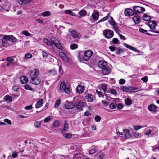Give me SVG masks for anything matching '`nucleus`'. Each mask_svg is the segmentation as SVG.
I'll return each mask as SVG.
<instances>
[{
  "mask_svg": "<svg viewBox=\"0 0 159 159\" xmlns=\"http://www.w3.org/2000/svg\"><path fill=\"white\" fill-rule=\"evenodd\" d=\"M125 103L127 105H130L132 103V101L129 98H128L125 100Z\"/></svg>",
  "mask_w": 159,
  "mask_h": 159,
  "instance_id": "30",
  "label": "nucleus"
},
{
  "mask_svg": "<svg viewBox=\"0 0 159 159\" xmlns=\"http://www.w3.org/2000/svg\"><path fill=\"white\" fill-rule=\"evenodd\" d=\"M32 57V55L30 53L26 54L25 56V59L30 58Z\"/></svg>",
  "mask_w": 159,
  "mask_h": 159,
  "instance_id": "53",
  "label": "nucleus"
},
{
  "mask_svg": "<svg viewBox=\"0 0 159 159\" xmlns=\"http://www.w3.org/2000/svg\"><path fill=\"white\" fill-rule=\"evenodd\" d=\"M97 150V147L94 145H93L90 148L89 153L90 154H93Z\"/></svg>",
  "mask_w": 159,
  "mask_h": 159,
  "instance_id": "18",
  "label": "nucleus"
},
{
  "mask_svg": "<svg viewBox=\"0 0 159 159\" xmlns=\"http://www.w3.org/2000/svg\"><path fill=\"white\" fill-rule=\"evenodd\" d=\"M49 75H54L57 74V71L54 69H52L48 71Z\"/></svg>",
  "mask_w": 159,
  "mask_h": 159,
  "instance_id": "32",
  "label": "nucleus"
},
{
  "mask_svg": "<svg viewBox=\"0 0 159 159\" xmlns=\"http://www.w3.org/2000/svg\"><path fill=\"white\" fill-rule=\"evenodd\" d=\"M51 15V12L49 11H46L42 13V15L43 17H48Z\"/></svg>",
  "mask_w": 159,
  "mask_h": 159,
  "instance_id": "33",
  "label": "nucleus"
},
{
  "mask_svg": "<svg viewBox=\"0 0 159 159\" xmlns=\"http://www.w3.org/2000/svg\"><path fill=\"white\" fill-rule=\"evenodd\" d=\"M84 55L82 57V59L84 61H87L89 60L93 54L92 52L90 50L85 51L84 53Z\"/></svg>",
  "mask_w": 159,
  "mask_h": 159,
  "instance_id": "6",
  "label": "nucleus"
},
{
  "mask_svg": "<svg viewBox=\"0 0 159 159\" xmlns=\"http://www.w3.org/2000/svg\"><path fill=\"white\" fill-rule=\"evenodd\" d=\"M85 99L87 100L88 102H92L93 100V96L91 94H88L85 97Z\"/></svg>",
  "mask_w": 159,
  "mask_h": 159,
  "instance_id": "20",
  "label": "nucleus"
},
{
  "mask_svg": "<svg viewBox=\"0 0 159 159\" xmlns=\"http://www.w3.org/2000/svg\"><path fill=\"white\" fill-rule=\"evenodd\" d=\"M91 16L93 19L95 21H97L99 17V13L97 10H94Z\"/></svg>",
  "mask_w": 159,
  "mask_h": 159,
  "instance_id": "12",
  "label": "nucleus"
},
{
  "mask_svg": "<svg viewBox=\"0 0 159 159\" xmlns=\"http://www.w3.org/2000/svg\"><path fill=\"white\" fill-rule=\"evenodd\" d=\"M63 136L64 138H66L70 139L72 137V134L71 133H63Z\"/></svg>",
  "mask_w": 159,
  "mask_h": 159,
  "instance_id": "29",
  "label": "nucleus"
},
{
  "mask_svg": "<svg viewBox=\"0 0 159 159\" xmlns=\"http://www.w3.org/2000/svg\"><path fill=\"white\" fill-rule=\"evenodd\" d=\"M157 107L154 105H151L148 107V109L150 111H156Z\"/></svg>",
  "mask_w": 159,
  "mask_h": 159,
  "instance_id": "25",
  "label": "nucleus"
},
{
  "mask_svg": "<svg viewBox=\"0 0 159 159\" xmlns=\"http://www.w3.org/2000/svg\"><path fill=\"white\" fill-rule=\"evenodd\" d=\"M52 118L53 116H49L45 118L44 120V122L47 123L50 120L52 119Z\"/></svg>",
  "mask_w": 159,
  "mask_h": 159,
  "instance_id": "41",
  "label": "nucleus"
},
{
  "mask_svg": "<svg viewBox=\"0 0 159 159\" xmlns=\"http://www.w3.org/2000/svg\"><path fill=\"white\" fill-rule=\"evenodd\" d=\"M120 89L121 90L123 91L129 93H131L132 92H135L138 91H136V90L139 89L138 88L136 87L132 86L126 87L124 86H121Z\"/></svg>",
  "mask_w": 159,
  "mask_h": 159,
  "instance_id": "5",
  "label": "nucleus"
},
{
  "mask_svg": "<svg viewBox=\"0 0 159 159\" xmlns=\"http://www.w3.org/2000/svg\"><path fill=\"white\" fill-rule=\"evenodd\" d=\"M123 133L127 139L131 138L132 136L130 134L129 130L128 129H125L123 130Z\"/></svg>",
  "mask_w": 159,
  "mask_h": 159,
  "instance_id": "17",
  "label": "nucleus"
},
{
  "mask_svg": "<svg viewBox=\"0 0 159 159\" xmlns=\"http://www.w3.org/2000/svg\"><path fill=\"white\" fill-rule=\"evenodd\" d=\"M111 93L112 94H117L115 90L113 89H111L110 90Z\"/></svg>",
  "mask_w": 159,
  "mask_h": 159,
  "instance_id": "60",
  "label": "nucleus"
},
{
  "mask_svg": "<svg viewBox=\"0 0 159 159\" xmlns=\"http://www.w3.org/2000/svg\"><path fill=\"white\" fill-rule=\"evenodd\" d=\"M24 87L25 89L26 90L31 91H33V89L32 88L27 84L24 85Z\"/></svg>",
  "mask_w": 159,
  "mask_h": 159,
  "instance_id": "43",
  "label": "nucleus"
},
{
  "mask_svg": "<svg viewBox=\"0 0 159 159\" xmlns=\"http://www.w3.org/2000/svg\"><path fill=\"white\" fill-rule=\"evenodd\" d=\"M68 129V124L67 123L65 122L64 124V128L63 129L61 130L62 133L63 132V131H67Z\"/></svg>",
  "mask_w": 159,
  "mask_h": 159,
  "instance_id": "35",
  "label": "nucleus"
},
{
  "mask_svg": "<svg viewBox=\"0 0 159 159\" xmlns=\"http://www.w3.org/2000/svg\"><path fill=\"white\" fill-rule=\"evenodd\" d=\"M124 45L125 47L131 50L136 52H140V51L138 50V49L135 47H133L129 45L126 43H124Z\"/></svg>",
  "mask_w": 159,
  "mask_h": 159,
  "instance_id": "19",
  "label": "nucleus"
},
{
  "mask_svg": "<svg viewBox=\"0 0 159 159\" xmlns=\"http://www.w3.org/2000/svg\"><path fill=\"white\" fill-rule=\"evenodd\" d=\"M123 108V106L121 103H119L117 106V108L119 109H121Z\"/></svg>",
  "mask_w": 159,
  "mask_h": 159,
  "instance_id": "58",
  "label": "nucleus"
},
{
  "mask_svg": "<svg viewBox=\"0 0 159 159\" xmlns=\"http://www.w3.org/2000/svg\"><path fill=\"white\" fill-rule=\"evenodd\" d=\"M64 92L70 94L71 93V89L70 87L67 86L65 83L62 81L60 83V93Z\"/></svg>",
  "mask_w": 159,
  "mask_h": 159,
  "instance_id": "4",
  "label": "nucleus"
},
{
  "mask_svg": "<svg viewBox=\"0 0 159 159\" xmlns=\"http://www.w3.org/2000/svg\"><path fill=\"white\" fill-rule=\"evenodd\" d=\"M148 26L152 30H154L155 29L157 25L156 22L153 21H150L148 23Z\"/></svg>",
  "mask_w": 159,
  "mask_h": 159,
  "instance_id": "15",
  "label": "nucleus"
},
{
  "mask_svg": "<svg viewBox=\"0 0 159 159\" xmlns=\"http://www.w3.org/2000/svg\"><path fill=\"white\" fill-rule=\"evenodd\" d=\"M109 107L111 109H114L116 108V106L115 105L114 103H112L110 104L109 105Z\"/></svg>",
  "mask_w": 159,
  "mask_h": 159,
  "instance_id": "56",
  "label": "nucleus"
},
{
  "mask_svg": "<svg viewBox=\"0 0 159 159\" xmlns=\"http://www.w3.org/2000/svg\"><path fill=\"white\" fill-rule=\"evenodd\" d=\"M139 31L140 32H142L143 33H145V34H148V35H150V34L149 33L147 32V31L143 29H142V28H140L139 29Z\"/></svg>",
  "mask_w": 159,
  "mask_h": 159,
  "instance_id": "44",
  "label": "nucleus"
},
{
  "mask_svg": "<svg viewBox=\"0 0 159 159\" xmlns=\"http://www.w3.org/2000/svg\"><path fill=\"white\" fill-rule=\"evenodd\" d=\"M134 136L135 138H137L139 137L140 134L139 133L136 132H134L133 133Z\"/></svg>",
  "mask_w": 159,
  "mask_h": 159,
  "instance_id": "59",
  "label": "nucleus"
},
{
  "mask_svg": "<svg viewBox=\"0 0 159 159\" xmlns=\"http://www.w3.org/2000/svg\"><path fill=\"white\" fill-rule=\"evenodd\" d=\"M133 11L134 12V14H137L138 13H141L145 11L144 8L139 6H135L134 7Z\"/></svg>",
  "mask_w": 159,
  "mask_h": 159,
  "instance_id": "8",
  "label": "nucleus"
},
{
  "mask_svg": "<svg viewBox=\"0 0 159 159\" xmlns=\"http://www.w3.org/2000/svg\"><path fill=\"white\" fill-rule=\"evenodd\" d=\"M39 75V71L37 69H35L31 72L30 75L31 83L35 85L39 84L40 81L38 77Z\"/></svg>",
  "mask_w": 159,
  "mask_h": 159,
  "instance_id": "1",
  "label": "nucleus"
},
{
  "mask_svg": "<svg viewBox=\"0 0 159 159\" xmlns=\"http://www.w3.org/2000/svg\"><path fill=\"white\" fill-rule=\"evenodd\" d=\"M125 80L123 79H121L119 80V83L120 84H123L125 83Z\"/></svg>",
  "mask_w": 159,
  "mask_h": 159,
  "instance_id": "62",
  "label": "nucleus"
},
{
  "mask_svg": "<svg viewBox=\"0 0 159 159\" xmlns=\"http://www.w3.org/2000/svg\"><path fill=\"white\" fill-rule=\"evenodd\" d=\"M34 125L35 127L36 128H38L41 125V122L36 121L34 122Z\"/></svg>",
  "mask_w": 159,
  "mask_h": 159,
  "instance_id": "47",
  "label": "nucleus"
},
{
  "mask_svg": "<svg viewBox=\"0 0 159 159\" xmlns=\"http://www.w3.org/2000/svg\"><path fill=\"white\" fill-rule=\"evenodd\" d=\"M101 119V117L98 115H97L95 117V120L97 122H99Z\"/></svg>",
  "mask_w": 159,
  "mask_h": 159,
  "instance_id": "50",
  "label": "nucleus"
},
{
  "mask_svg": "<svg viewBox=\"0 0 159 159\" xmlns=\"http://www.w3.org/2000/svg\"><path fill=\"white\" fill-rule=\"evenodd\" d=\"M59 123L58 121L56 120L53 124V125L54 127H57L59 126Z\"/></svg>",
  "mask_w": 159,
  "mask_h": 159,
  "instance_id": "46",
  "label": "nucleus"
},
{
  "mask_svg": "<svg viewBox=\"0 0 159 159\" xmlns=\"http://www.w3.org/2000/svg\"><path fill=\"white\" fill-rule=\"evenodd\" d=\"M125 15L127 16H129L134 14V12L132 9H127L125 11Z\"/></svg>",
  "mask_w": 159,
  "mask_h": 159,
  "instance_id": "11",
  "label": "nucleus"
},
{
  "mask_svg": "<svg viewBox=\"0 0 159 159\" xmlns=\"http://www.w3.org/2000/svg\"><path fill=\"white\" fill-rule=\"evenodd\" d=\"M6 5H0V11L2 12L3 11L5 10V8H6Z\"/></svg>",
  "mask_w": 159,
  "mask_h": 159,
  "instance_id": "49",
  "label": "nucleus"
},
{
  "mask_svg": "<svg viewBox=\"0 0 159 159\" xmlns=\"http://www.w3.org/2000/svg\"><path fill=\"white\" fill-rule=\"evenodd\" d=\"M60 105V99L58 100L56 102L54 105V107L56 108H58Z\"/></svg>",
  "mask_w": 159,
  "mask_h": 159,
  "instance_id": "52",
  "label": "nucleus"
},
{
  "mask_svg": "<svg viewBox=\"0 0 159 159\" xmlns=\"http://www.w3.org/2000/svg\"><path fill=\"white\" fill-rule=\"evenodd\" d=\"M150 128L148 129V128H147L145 129V130L146 131H148V133L149 132V134H150L151 133L152 134H154V132L153 131V130H157V129L156 128L154 127V128Z\"/></svg>",
  "mask_w": 159,
  "mask_h": 159,
  "instance_id": "27",
  "label": "nucleus"
},
{
  "mask_svg": "<svg viewBox=\"0 0 159 159\" xmlns=\"http://www.w3.org/2000/svg\"><path fill=\"white\" fill-rule=\"evenodd\" d=\"M32 107L31 105H30L26 106L25 107V109L27 110H29L32 109Z\"/></svg>",
  "mask_w": 159,
  "mask_h": 159,
  "instance_id": "61",
  "label": "nucleus"
},
{
  "mask_svg": "<svg viewBox=\"0 0 159 159\" xmlns=\"http://www.w3.org/2000/svg\"><path fill=\"white\" fill-rule=\"evenodd\" d=\"M110 13H108L107 16H106L104 17V18H103L101 19L100 20V21L98 22V23H99L101 22H102L104 21H105V20H107L110 16Z\"/></svg>",
  "mask_w": 159,
  "mask_h": 159,
  "instance_id": "37",
  "label": "nucleus"
},
{
  "mask_svg": "<svg viewBox=\"0 0 159 159\" xmlns=\"http://www.w3.org/2000/svg\"><path fill=\"white\" fill-rule=\"evenodd\" d=\"M84 90V87L82 85H79L76 88V92L79 94L82 93Z\"/></svg>",
  "mask_w": 159,
  "mask_h": 159,
  "instance_id": "14",
  "label": "nucleus"
},
{
  "mask_svg": "<svg viewBox=\"0 0 159 159\" xmlns=\"http://www.w3.org/2000/svg\"><path fill=\"white\" fill-rule=\"evenodd\" d=\"M64 13L66 14H68L69 15H71L72 16H74L75 15V14L72 12L70 10H67L64 11Z\"/></svg>",
  "mask_w": 159,
  "mask_h": 159,
  "instance_id": "36",
  "label": "nucleus"
},
{
  "mask_svg": "<svg viewBox=\"0 0 159 159\" xmlns=\"http://www.w3.org/2000/svg\"><path fill=\"white\" fill-rule=\"evenodd\" d=\"M71 34L74 38L76 39V41L80 39L79 34L75 30H73L71 31Z\"/></svg>",
  "mask_w": 159,
  "mask_h": 159,
  "instance_id": "10",
  "label": "nucleus"
},
{
  "mask_svg": "<svg viewBox=\"0 0 159 159\" xmlns=\"http://www.w3.org/2000/svg\"><path fill=\"white\" fill-rule=\"evenodd\" d=\"M4 121L5 122L7 123L9 125H11V122L7 119H4Z\"/></svg>",
  "mask_w": 159,
  "mask_h": 159,
  "instance_id": "57",
  "label": "nucleus"
},
{
  "mask_svg": "<svg viewBox=\"0 0 159 159\" xmlns=\"http://www.w3.org/2000/svg\"><path fill=\"white\" fill-rule=\"evenodd\" d=\"M65 107L67 109H71L75 107L74 103L73 104L71 102H67L65 104Z\"/></svg>",
  "mask_w": 159,
  "mask_h": 159,
  "instance_id": "16",
  "label": "nucleus"
},
{
  "mask_svg": "<svg viewBox=\"0 0 159 159\" xmlns=\"http://www.w3.org/2000/svg\"><path fill=\"white\" fill-rule=\"evenodd\" d=\"M43 99H41L39 100L37 102L35 105V107L36 108H38L39 107H42L43 104Z\"/></svg>",
  "mask_w": 159,
  "mask_h": 159,
  "instance_id": "22",
  "label": "nucleus"
},
{
  "mask_svg": "<svg viewBox=\"0 0 159 159\" xmlns=\"http://www.w3.org/2000/svg\"><path fill=\"white\" fill-rule=\"evenodd\" d=\"M78 47L77 45L76 44H72L70 46V48L73 50L77 48Z\"/></svg>",
  "mask_w": 159,
  "mask_h": 159,
  "instance_id": "48",
  "label": "nucleus"
},
{
  "mask_svg": "<svg viewBox=\"0 0 159 159\" xmlns=\"http://www.w3.org/2000/svg\"><path fill=\"white\" fill-rule=\"evenodd\" d=\"M103 32L104 35L107 38L110 39L114 35L113 32L111 30H106Z\"/></svg>",
  "mask_w": 159,
  "mask_h": 159,
  "instance_id": "9",
  "label": "nucleus"
},
{
  "mask_svg": "<svg viewBox=\"0 0 159 159\" xmlns=\"http://www.w3.org/2000/svg\"><path fill=\"white\" fill-rule=\"evenodd\" d=\"M9 41L16 42L17 39L13 35H4L2 41V44L3 46L7 47L9 46Z\"/></svg>",
  "mask_w": 159,
  "mask_h": 159,
  "instance_id": "2",
  "label": "nucleus"
},
{
  "mask_svg": "<svg viewBox=\"0 0 159 159\" xmlns=\"http://www.w3.org/2000/svg\"><path fill=\"white\" fill-rule=\"evenodd\" d=\"M124 51V49L120 48H116V53L117 54H120L123 53Z\"/></svg>",
  "mask_w": 159,
  "mask_h": 159,
  "instance_id": "26",
  "label": "nucleus"
},
{
  "mask_svg": "<svg viewBox=\"0 0 159 159\" xmlns=\"http://www.w3.org/2000/svg\"><path fill=\"white\" fill-rule=\"evenodd\" d=\"M105 157V155L104 154H100L98 157V159H102Z\"/></svg>",
  "mask_w": 159,
  "mask_h": 159,
  "instance_id": "64",
  "label": "nucleus"
},
{
  "mask_svg": "<svg viewBox=\"0 0 159 159\" xmlns=\"http://www.w3.org/2000/svg\"><path fill=\"white\" fill-rule=\"evenodd\" d=\"M44 42L48 45H52V42L48 40V39L44 38L43 39Z\"/></svg>",
  "mask_w": 159,
  "mask_h": 159,
  "instance_id": "28",
  "label": "nucleus"
},
{
  "mask_svg": "<svg viewBox=\"0 0 159 159\" xmlns=\"http://www.w3.org/2000/svg\"><path fill=\"white\" fill-rule=\"evenodd\" d=\"M20 80L21 83L25 84L28 81V78L25 76H21L20 78Z\"/></svg>",
  "mask_w": 159,
  "mask_h": 159,
  "instance_id": "21",
  "label": "nucleus"
},
{
  "mask_svg": "<svg viewBox=\"0 0 159 159\" xmlns=\"http://www.w3.org/2000/svg\"><path fill=\"white\" fill-rule=\"evenodd\" d=\"M3 99L5 101H8L10 102L12 101V97L8 95H7L5 96L4 97Z\"/></svg>",
  "mask_w": 159,
  "mask_h": 159,
  "instance_id": "24",
  "label": "nucleus"
},
{
  "mask_svg": "<svg viewBox=\"0 0 159 159\" xmlns=\"http://www.w3.org/2000/svg\"><path fill=\"white\" fill-rule=\"evenodd\" d=\"M96 92L97 94L98 95L99 97H100L103 96L102 93L101 92L99 91L98 90H96Z\"/></svg>",
  "mask_w": 159,
  "mask_h": 159,
  "instance_id": "55",
  "label": "nucleus"
},
{
  "mask_svg": "<svg viewBox=\"0 0 159 159\" xmlns=\"http://www.w3.org/2000/svg\"><path fill=\"white\" fill-rule=\"evenodd\" d=\"M22 34L25 35L27 36H32L33 35L29 33L27 30H24L22 32Z\"/></svg>",
  "mask_w": 159,
  "mask_h": 159,
  "instance_id": "39",
  "label": "nucleus"
},
{
  "mask_svg": "<svg viewBox=\"0 0 159 159\" xmlns=\"http://www.w3.org/2000/svg\"><path fill=\"white\" fill-rule=\"evenodd\" d=\"M75 107L77 109L78 111H80L83 110V107L84 105L83 102L78 100L74 102Z\"/></svg>",
  "mask_w": 159,
  "mask_h": 159,
  "instance_id": "7",
  "label": "nucleus"
},
{
  "mask_svg": "<svg viewBox=\"0 0 159 159\" xmlns=\"http://www.w3.org/2000/svg\"><path fill=\"white\" fill-rule=\"evenodd\" d=\"M142 81L144 82H147L148 80V78L147 76H145L141 78Z\"/></svg>",
  "mask_w": 159,
  "mask_h": 159,
  "instance_id": "63",
  "label": "nucleus"
},
{
  "mask_svg": "<svg viewBox=\"0 0 159 159\" xmlns=\"http://www.w3.org/2000/svg\"><path fill=\"white\" fill-rule=\"evenodd\" d=\"M133 20L134 23L136 24L139 23L140 21V17L138 16H134L133 18Z\"/></svg>",
  "mask_w": 159,
  "mask_h": 159,
  "instance_id": "23",
  "label": "nucleus"
},
{
  "mask_svg": "<svg viewBox=\"0 0 159 159\" xmlns=\"http://www.w3.org/2000/svg\"><path fill=\"white\" fill-rule=\"evenodd\" d=\"M53 44L54 46L56 47L58 49H60V43H56V42H52V44Z\"/></svg>",
  "mask_w": 159,
  "mask_h": 159,
  "instance_id": "51",
  "label": "nucleus"
},
{
  "mask_svg": "<svg viewBox=\"0 0 159 159\" xmlns=\"http://www.w3.org/2000/svg\"><path fill=\"white\" fill-rule=\"evenodd\" d=\"M98 65L102 69L103 73L105 75L109 74L110 72L111 69L107 66V63L105 61H100L98 63Z\"/></svg>",
  "mask_w": 159,
  "mask_h": 159,
  "instance_id": "3",
  "label": "nucleus"
},
{
  "mask_svg": "<svg viewBox=\"0 0 159 159\" xmlns=\"http://www.w3.org/2000/svg\"><path fill=\"white\" fill-rule=\"evenodd\" d=\"M109 23L112 26H114L115 24H116V22L114 21L113 18L112 17H111V20L109 21Z\"/></svg>",
  "mask_w": 159,
  "mask_h": 159,
  "instance_id": "45",
  "label": "nucleus"
},
{
  "mask_svg": "<svg viewBox=\"0 0 159 159\" xmlns=\"http://www.w3.org/2000/svg\"><path fill=\"white\" fill-rule=\"evenodd\" d=\"M60 58H61L64 63H67L68 62V59L66 54L62 52H60Z\"/></svg>",
  "mask_w": 159,
  "mask_h": 159,
  "instance_id": "13",
  "label": "nucleus"
},
{
  "mask_svg": "<svg viewBox=\"0 0 159 159\" xmlns=\"http://www.w3.org/2000/svg\"><path fill=\"white\" fill-rule=\"evenodd\" d=\"M79 14L80 16H84L87 14V11L86 10H82L80 11L79 12Z\"/></svg>",
  "mask_w": 159,
  "mask_h": 159,
  "instance_id": "40",
  "label": "nucleus"
},
{
  "mask_svg": "<svg viewBox=\"0 0 159 159\" xmlns=\"http://www.w3.org/2000/svg\"><path fill=\"white\" fill-rule=\"evenodd\" d=\"M113 26L114 30L116 31L117 33L119 34L121 31L119 30L118 26L117 25V24H115Z\"/></svg>",
  "mask_w": 159,
  "mask_h": 159,
  "instance_id": "34",
  "label": "nucleus"
},
{
  "mask_svg": "<svg viewBox=\"0 0 159 159\" xmlns=\"http://www.w3.org/2000/svg\"><path fill=\"white\" fill-rule=\"evenodd\" d=\"M134 129L135 131H137L140 129L141 128H143L144 126H142L141 125H137V126H133Z\"/></svg>",
  "mask_w": 159,
  "mask_h": 159,
  "instance_id": "42",
  "label": "nucleus"
},
{
  "mask_svg": "<svg viewBox=\"0 0 159 159\" xmlns=\"http://www.w3.org/2000/svg\"><path fill=\"white\" fill-rule=\"evenodd\" d=\"M113 43L115 44H117L118 43L119 40L117 38H114L112 40Z\"/></svg>",
  "mask_w": 159,
  "mask_h": 159,
  "instance_id": "54",
  "label": "nucleus"
},
{
  "mask_svg": "<svg viewBox=\"0 0 159 159\" xmlns=\"http://www.w3.org/2000/svg\"><path fill=\"white\" fill-rule=\"evenodd\" d=\"M6 61L12 64L14 61V59L12 57H7L6 59Z\"/></svg>",
  "mask_w": 159,
  "mask_h": 159,
  "instance_id": "38",
  "label": "nucleus"
},
{
  "mask_svg": "<svg viewBox=\"0 0 159 159\" xmlns=\"http://www.w3.org/2000/svg\"><path fill=\"white\" fill-rule=\"evenodd\" d=\"M143 19L145 21H148L150 20L151 17L150 16L145 14L143 17Z\"/></svg>",
  "mask_w": 159,
  "mask_h": 159,
  "instance_id": "31",
  "label": "nucleus"
}]
</instances>
